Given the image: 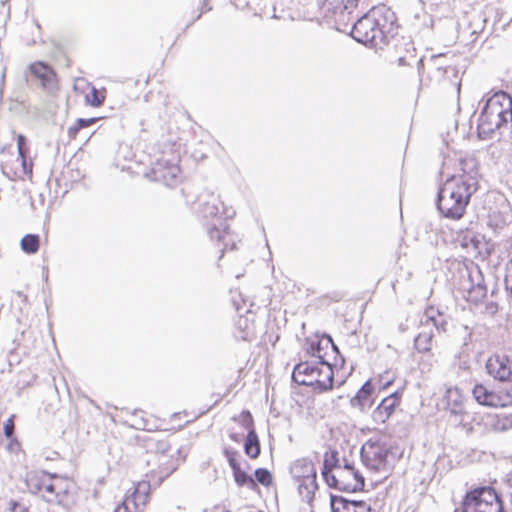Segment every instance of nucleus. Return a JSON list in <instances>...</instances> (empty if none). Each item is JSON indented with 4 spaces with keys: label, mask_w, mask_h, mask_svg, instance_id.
I'll use <instances>...</instances> for the list:
<instances>
[{
    "label": "nucleus",
    "mask_w": 512,
    "mask_h": 512,
    "mask_svg": "<svg viewBox=\"0 0 512 512\" xmlns=\"http://www.w3.org/2000/svg\"><path fill=\"white\" fill-rule=\"evenodd\" d=\"M357 5L358 0H321L319 8L324 17L337 18L351 14Z\"/></svg>",
    "instance_id": "obj_25"
},
{
    "label": "nucleus",
    "mask_w": 512,
    "mask_h": 512,
    "mask_svg": "<svg viewBox=\"0 0 512 512\" xmlns=\"http://www.w3.org/2000/svg\"><path fill=\"white\" fill-rule=\"evenodd\" d=\"M199 212L204 223L227 221L234 214L222 201L220 195L213 192L201 196Z\"/></svg>",
    "instance_id": "obj_15"
},
{
    "label": "nucleus",
    "mask_w": 512,
    "mask_h": 512,
    "mask_svg": "<svg viewBox=\"0 0 512 512\" xmlns=\"http://www.w3.org/2000/svg\"><path fill=\"white\" fill-rule=\"evenodd\" d=\"M219 512H231V511L225 510V509H221V511H219Z\"/></svg>",
    "instance_id": "obj_47"
},
{
    "label": "nucleus",
    "mask_w": 512,
    "mask_h": 512,
    "mask_svg": "<svg viewBox=\"0 0 512 512\" xmlns=\"http://www.w3.org/2000/svg\"><path fill=\"white\" fill-rule=\"evenodd\" d=\"M81 130V126L75 121V123L68 128V136L70 139L75 140L77 138V135L79 131Z\"/></svg>",
    "instance_id": "obj_42"
},
{
    "label": "nucleus",
    "mask_w": 512,
    "mask_h": 512,
    "mask_svg": "<svg viewBox=\"0 0 512 512\" xmlns=\"http://www.w3.org/2000/svg\"><path fill=\"white\" fill-rule=\"evenodd\" d=\"M245 454L251 458L256 459L261 453L260 440L256 431H250L244 441Z\"/></svg>",
    "instance_id": "obj_33"
},
{
    "label": "nucleus",
    "mask_w": 512,
    "mask_h": 512,
    "mask_svg": "<svg viewBox=\"0 0 512 512\" xmlns=\"http://www.w3.org/2000/svg\"><path fill=\"white\" fill-rule=\"evenodd\" d=\"M152 486L148 480H140L133 484L124 499L129 501L140 511L144 512L151 499Z\"/></svg>",
    "instance_id": "obj_21"
},
{
    "label": "nucleus",
    "mask_w": 512,
    "mask_h": 512,
    "mask_svg": "<svg viewBox=\"0 0 512 512\" xmlns=\"http://www.w3.org/2000/svg\"><path fill=\"white\" fill-rule=\"evenodd\" d=\"M29 147L22 134L17 135V153L11 147H4L0 152V166L2 172L11 180H31L33 176V162L28 160Z\"/></svg>",
    "instance_id": "obj_7"
},
{
    "label": "nucleus",
    "mask_w": 512,
    "mask_h": 512,
    "mask_svg": "<svg viewBox=\"0 0 512 512\" xmlns=\"http://www.w3.org/2000/svg\"><path fill=\"white\" fill-rule=\"evenodd\" d=\"M74 90L84 95L87 105L100 107L106 99V89L98 90L84 78H77L74 82Z\"/></svg>",
    "instance_id": "obj_23"
},
{
    "label": "nucleus",
    "mask_w": 512,
    "mask_h": 512,
    "mask_svg": "<svg viewBox=\"0 0 512 512\" xmlns=\"http://www.w3.org/2000/svg\"><path fill=\"white\" fill-rule=\"evenodd\" d=\"M15 415H12L7 419V421L4 424V434L7 438H12L14 434L15 429V423H14Z\"/></svg>",
    "instance_id": "obj_39"
},
{
    "label": "nucleus",
    "mask_w": 512,
    "mask_h": 512,
    "mask_svg": "<svg viewBox=\"0 0 512 512\" xmlns=\"http://www.w3.org/2000/svg\"><path fill=\"white\" fill-rule=\"evenodd\" d=\"M9 505L11 512H29V506L21 501H11Z\"/></svg>",
    "instance_id": "obj_40"
},
{
    "label": "nucleus",
    "mask_w": 512,
    "mask_h": 512,
    "mask_svg": "<svg viewBox=\"0 0 512 512\" xmlns=\"http://www.w3.org/2000/svg\"><path fill=\"white\" fill-rule=\"evenodd\" d=\"M294 478L299 483V491L302 493V489L307 490V493H311L316 488V470L311 461L302 459L298 460L293 466Z\"/></svg>",
    "instance_id": "obj_20"
},
{
    "label": "nucleus",
    "mask_w": 512,
    "mask_h": 512,
    "mask_svg": "<svg viewBox=\"0 0 512 512\" xmlns=\"http://www.w3.org/2000/svg\"><path fill=\"white\" fill-rule=\"evenodd\" d=\"M225 457L233 472V478L238 486L248 485L249 488L255 490L258 484L269 487L273 483V476L266 468H258L254 472L255 479L250 477L240 465L238 452L234 449H226Z\"/></svg>",
    "instance_id": "obj_10"
},
{
    "label": "nucleus",
    "mask_w": 512,
    "mask_h": 512,
    "mask_svg": "<svg viewBox=\"0 0 512 512\" xmlns=\"http://www.w3.org/2000/svg\"><path fill=\"white\" fill-rule=\"evenodd\" d=\"M462 512H504L503 501L491 486L470 489L461 502Z\"/></svg>",
    "instance_id": "obj_8"
},
{
    "label": "nucleus",
    "mask_w": 512,
    "mask_h": 512,
    "mask_svg": "<svg viewBox=\"0 0 512 512\" xmlns=\"http://www.w3.org/2000/svg\"><path fill=\"white\" fill-rule=\"evenodd\" d=\"M233 420L237 421L245 430L248 431V433L250 431H255L254 419L249 411H242L237 417H234Z\"/></svg>",
    "instance_id": "obj_37"
},
{
    "label": "nucleus",
    "mask_w": 512,
    "mask_h": 512,
    "mask_svg": "<svg viewBox=\"0 0 512 512\" xmlns=\"http://www.w3.org/2000/svg\"><path fill=\"white\" fill-rule=\"evenodd\" d=\"M332 512H379L375 505L367 501H349L343 497H331Z\"/></svg>",
    "instance_id": "obj_27"
},
{
    "label": "nucleus",
    "mask_w": 512,
    "mask_h": 512,
    "mask_svg": "<svg viewBox=\"0 0 512 512\" xmlns=\"http://www.w3.org/2000/svg\"><path fill=\"white\" fill-rule=\"evenodd\" d=\"M465 240V246L472 247L482 259L488 258L494 252V243L490 239H486L485 236L480 233H469L465 237Z\"/></svg>",
    "instance_id": "obj_28"
},
{
    "label": "nucleus",
    "mask_w": 512,
    "mask_h": 512,
    "mask_svg": "<svg viewBox=\"0 0 512 512\" xmlns=\"http://www.w3.org/2000/svg\"><path fill=\"white\" fill-rule=\"evenodd\" d=\"M402 393L394 392L385 397L372 413V419L376 424H385L399 407Z\"/></svg>",
    "instance_id": "obj_22"
},
{
    "label": "nucleus",
    "mask_w": 512,
    "mask_h": 512,
    "mask_svg": "<svg viewBox=\"0 0 512 512\" xmlns=\"http://www.w3.org/2000/svg\"><path fill=\"white\" fill-rule=\"evenodd\" d=\"M53 473H48L40 469H31L26 472L24 483L28 492L39 494L44 497L46 487L49 485Z\"/></svg>",
    "instance_id": "obj_26"
},
{
    "label": "nucleus",
    "mask_w": 512,
    "mask_h": 512,
    "mask_svg": "<svg viewBox=\"0 0 512 512\" xmlns=\"http://www.w3.org/2000/svg\"><path fill=\"white\" fill-rule=\"evenodd\" d=\"M149 464L151 472L160 480L169 477L179 466L178 453L167 443H160L151 453Z\"/></svg>",
    "instance_id": "obj_12"
},
{
    "label": "nucleus",
    "mask_w": 512,
    "mask_h": 512,
    "mask_svg": "<svg viewBox=\"0 0 512 512\" xmlns=\"http://www.w3.org/2000/svg\"><path fill=\"white\" fill-rule=\"evenodd\" d=\"M352 37L359 43L383 49L400 36V25L391 9L385 5L371 8L353 25Z\"/></svg>",
    "instance_id": "obj_2"
},
{
    "label": "nucleus",
    "mask_w": 512,
    "mask_h": 512,
    "mask_svg": "<svg viewBox=\"0 0 512 512\" xmlns=\"http://www.w3.org/2000/svg\"><path fill=\"white\" fill-rule=\"evenodd\" d=\"M114 512H142L129 501L123 499L122 503L117 506Z\"/></svg>",
    "instance_id": "obj_38"
},
{
    "label": "nucleus",
    "mask_w": 512,
    "mask_h": 512,
    "mask_svg": "<svg viewBox=\"0 0 512 512\" xmlns=\"http://www.w3.org/2000/svg\"><path fill=\"white\" fill-rule=\"evenodd\" d=\"M505 284L506 288L512 293V258L508 262L506 275H505Z\"/></svg>",
    "instance_id": "obj_41"
},
{
    "label": "nucleus",
    "mask_w": 512,
    "mask_h": 512,
    "mask_svg": "<svg viewBox=\"0 0 512 512\" xmlns=\"http://www.w3.org/2000/svg\"><path fill=\"white\" fill-rule=\"evenodd\" d=\"M59 458L58 452H52V456L48 455L45 457L46 460H57Z\"/></svg>",
    "instance_id": "obj_45"
},
{
    "label": "nucleus",
    "mask_w": 512,
    "mask_h": 512,
    "mask_svg": "<svg viewBox=\"0 0 512 512\" xmlns=\"http://www.w3.org/2000/svg\"><path fill=\"white\" fill-rule=\"evenodd\" d=\"M394 379L388 378L385 382H381V375L367 380L351 399V405L363 409L372 405V396L375 389H385L393 383Z\"/></svg>",
    "instance_id": "obj_18"
},
{
    "label": "nucleus",
    "mask_w": 512,
    "mask_h": 512,
    "mask_svg": "<svg viewBox=\"0 0 512 512\" xmlns=\"http://www.w3.org/2000/svg\"><path fill=\"white\" fill-rule=\"evenodd\" d=\"M391 438L386 434L370 437L361 448V458L367 468L376 472L390 471L396 460Z\"/></svg>",
    "instance_id": "obj_5"
},
{
    "label": "nucleus",
    "mask_w": 512,
    "mask_h": 512,
    "mask_svg": "<svg viewBox=\"0 0 512 512\" xmlns=\"http://www.w3.org/2000/svg\"><path fill=\"white\" fill-rule=\"evenodd\" d=\"M204 226L212 246L218 251V259L236 248V236L227 221L204 223Z\"/></svg>",
    "instance_id": "obj_14"
},
{
    "label": "nucleus",
    "mask_w": 512,
    "mask_h": 512,
    "mask_svg": "<svg viewBox=\"0 0 512 512\" xmlns=\"http://www.w3.org/2000/svg\"><path fill=\"white\" fill-rule=\"evenodd\" d=\"M131 426L137 430L156 431L164 430L162 425L155 424L151 415H147L144 411H135L132 417Z\"/></svg>",
    "instance_id": "obj_29"
},
{
    "label": "nucleus",
    "mask_w": 512,
    "mask_h": 512,
    "mask_svg": "<svg viewBox=\"0 0 512 512\" xmlns=\"http://www.w3.org/2000/svg\"><path fill=\"white\" fill-rule=\"evenodd\" d=\"M98 120H99V118H88V119L80 118V119H77L76 121L79 124V126H81V129H83V128H86V127H89V126L95 124Z\"/></svg>",
    "instance_id": "obj_43"
},
{
    "label": "nucleus",
    "mask_w": 512,
    "mask_h": 512,
    "mask_svg": "<svg viewBox=\"0 0 512 512\" xmlns=\"http://www.w3.org/2000/svg\"><path fill=\"white\" fill-rule=\"evenodd\" d=\"M445 397L447 405L453 412L457 413L463 409L465 396L458 387L449 388Z\"/></svg>",
    "instance_id": "obj_31"
},
{
    "label": "nucleus",
    "mask_w": 512,
    "mask_h": 512,
    "mask_svg": "<svg viewBox=\"0 0 512 512\" xmlns=\"http://www.w3.org/2000/svg\"><path fill=\"white\" fill-rule=\"evenodd\" d=\"M21 249L27 254H35L39 250L40 237L36 234H26L20 242Z\"/></svg>",
    "instance_id": "obj_36"
},
{
    "label": "nucleus",
    "mask_w": 512,
    "mask_h": 512,
    "mask_svg": "<svg viewBox=\"0 0 512 512\" xmlns=\"http://www.w3.org/2000/svg\"><path fill=\"white\" fill-rule=\"evenodd\" d=\"M182 147L180 143L173 142L166 145L158 160L145 174L150 180L161 182L168 187H176L183 180L180 167Z\"/></svg>",
    "instance_id": "obj_4"
},
{
    "label": "nucleus",
    "mask_w": 512,
    "mask_h": 512,
    "mask_svg": "<svg viewBox=\"0 0 512 512\" xmlns=\"http://www.w3.org/2000/svg\"><path fill=\"white\" fill-rule=\"evenodd\" d=\"M8 0H0V3L1 4H4L5 2H7Z\"/></svg>",
    "instance_id": "obj_48"
},
{
    "label": "nucleus",
    "mask_w": 512,
    "mask_h": 512,
    "mask_svg": "<svg viewBox=\"0 0 512 512\" xmlns=\"http://www.w3.org/2000/svg\"><path fill=\"white\" fill-rule=\"evenodd\" d=\"M486 369L494 379L502 383H512V358L507 355H491L487 359Z\"/></svg>",
    "instance_id": "obj_19"
},
{
    "label": "nucleus",
    "mask_w": 512,
    "mask_h": 512,
    "mask_svg": "<svg viewBox=\"0 0 512 512\" xmlns=\"http://www.w3.org/2000/svg\"><path fill=\"white\" fill-rule=\"evenodd\" d=\"M489 431L498 433L512 428V415L494 414L490 415Z\"/></svg>",
    "instance_id": "obj_32"
},
{
    "label": "nucleus",
    "mask_w": 512,
    "mask_h": 512,
    "mask_svg": "<svg viewBox=\"0 0 512 512\" xmlns=\"http://www.w3.org/2000/svg\"><path fill=\"white\" fill-rule=\"evenodd\" d=\"M399 63L404 65L405 64L404 58L400 57L399 58Z\"/></svg>",
    "instance_id": "obj_46"
},
{
    "label": "nucleus",
    "mask_w": 512,
    "mask_h": 512,
    "mask_svg": "<svg viewBox=\"0 0 512 512\" xmlns=\"http://www.w3.org/2000/svg\"><path fill=\"white\" fill-rule=\"evenodd\" d=\"M28 72L40 87L51 95L60 90L59 78L55 69L43 61H34L28 66Z\"/></svg>",
    "instance_id": "obj_17"
},
{
    "label": "nucleus",
    "mask_w": 512,
    "mask_h": 512,
    "mask_svg": "<svg viewBox=\"0 0 512 512\" xmlns=\"http://www.w3.org/2000/svg\"><path fill=\"white\" fill-rule=\"evenodd\" d=\"M512 121V98L504 91L494 93L483 107L477 124L481 137L485 138Z\"/></svg>",
    "instance_id": "obj_3"
},
{
    "label": "nucleus",
    "mask_w": 512,
    "mask_h": 512,
    "mask_svg": "<svg viewBox=\"0 0 512 512\" xmlns=\"http://www.w3.org/2000/svg\"><path fill=\"white\" fill-rule=\"evenodd\" d=\"M256 315L252 310H247L245 314L239 315L236 321V327L241 332V337L247 339L255 328Z\"/></svg>",
    "instance_id": "obj_30"
},
{
    "label": "nucleus",
    "mask_w": 512,
    "mask_h": 512,
    "mask_svg": "<svg viewBox=\"0 0 512 512\" xmlns=\"http://www.w3.org/2000/svg\"><path fill=\"white\" fill-rule=\"evenodd\" d=\"M210 10H211V7L209 6V0H203L202 8H201L200 12L198 13V15L196 16V19H199L203 13H206Z\"/></svg>",
    "instance_id": "obj_44"
},
{
    "label": "nucleus",
    "mask_w": 512,
    "mask_h": 512,
    "mask_svg": "<svg viewBox=\"0 0 512 512\" xmlns=\"http://www.w3.org/2000/svg\"><path fill=\"white\" fill-rule=\"evenodd\" d=\"M459 292L469 308L479 306L487 297V287L480 282L473 283L471 279H467L462 283Z\"/></svg>",
    "instance_id": "obj_24"
},
{
    "label": "nucleus",
    "mask_w": 512,
    "mask_h": 512,
    "mask_svg": "<svg viewBox=\"0 0 512 512\" xmlns=\"http://www.w3.org/2000/svg\"><path fill=\"white\" fill-rule=\"evenodd\" d=\"M433 333L431 331L420 332L415 340L414 346L420 353L430 352L432 349Z\"/></svg>",
    "instance_id": "obj_34"
},
{
    "label": "nucleus",
    "mask_w": 512,
    "mask_h": 512,
    "mask_svg": "<svg viewBox=\"0 0 512 512\" xmlns=\"http://www.w3.org/2000/svg\"><path fill=\"white\" fill-rule=\"evenodd\" d=\"M48 484L43 497L48 502L67 505L74 501L78 487L73 478L53 473Z\"/></svg>",
    "instance_id": "obj_11"
},
{
    "label": "nucleus",
    "mask_w": 512,
    "mask_h": 512,
    "mask_svg": "<svg viewBox=\"0 0 512 512\" xmlns=\"http://www.w3.org/2000/svg\"><path fill=\"white\" fill-rule=\"evenodd\" d=\"M307 352L318 359L320 362L328 364H338V348L329 335H313L307 339Z\"/></svg>",
    "instance_id": "obj_16"
},
{
    "label": "nucleus",
    "mask_w": 512,
    "mask_h": 512,
    "mask_svg": "<svg viewBox=\"0 0 512 512\" xmlns=\"http://www.w3.org/2000/svg\"><path fill=\"white\" fill-rule=\"evenodd\" d=\"M326 483L329 487L348 493L360 491L365 485L362 474L350 465L336 467Z\"/></svg>",
    "instance_id": "obj_13"
},
{
    "label": "nucleus",
    "mask_w": 512,
    "mask_h": 512,
    "mask_svg": "<svg viewBox=\"0 0 512 512\" xmlns=\"http://www.w3.org/2000/svg\"><path fill=\"white\" fill-rule=\"evenodd\" d=\"M459 165V172L445 181L437 197L438 210L452 220L464 216L472 195L478 189L479 167L476 160L462 158Z\"/></svg>",
    "instance_id": "obj_1"
},
{
    "label": "nucleus",
    "mask_w": 512,
    "mask_h": 512,
    "mask_svg": "<svg viewBox=\"0 0 512 512\" xmlns=\"http://www.w3.org/2000/svg\"><path fill=\"white\" fill-rule=\"evenodd\" d=\"M474 400L481 406L503 409L512 406V384H498L491 388L477 383L472 389Z\"/></svg>",
    "instance_id": "obj_9"
},
{
    "label": "nucleus",
    "mask_w": 512,
    "mask_h": 512,
    "mask_svg": "<svg viewBox=\"0 0 512 512\" xmlns=\"http://www.w3.org/2000/svg\"><path fill=\"white\" fill-rule=\"evenodd\" d=\"M338 457L336 451L326 452L324 454L323 460V468H322V476L327 481L329 479V475L333 474V471L338 467Z\"/></svg>",
    "instance_id": "obj_35"
},
{
    "label": "nucleus",
    "mask_w": 512,
    "mask_h": 512,
    "mask_svg": "<svg viewBox=\"0 0 512 512\" xmlns=\"http://www.w3.org/2000/svg\"><path fill=\"white\" fill-rule=\"evenodd\" d=\"M292 379L299 385L310 386L315 392H326L334 386L332 364L315 360L302 361L295 365Z\"/></svg>",
    "instance_id": "obj_6"
}]
</instances>
